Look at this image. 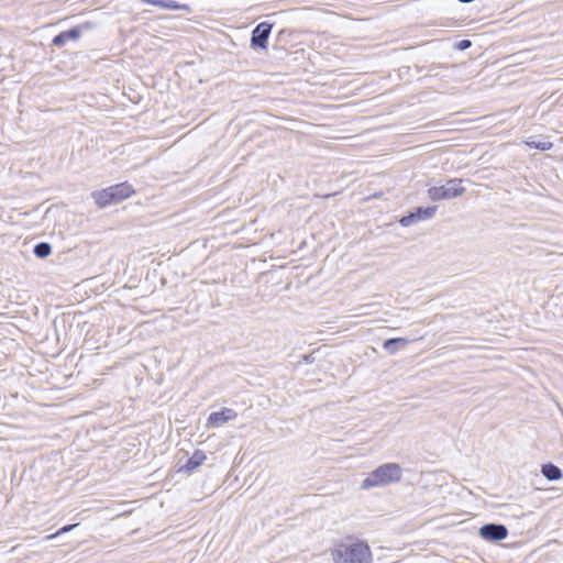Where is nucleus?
<instances>
[{"label":"nucleus","instance_id":"nucleus-1","mask_svg":"<svg viewBox=\"0 0 563 563\" xmlns=\"http://www.w3.org/2000/svg\"><path fill=\"white\" fill-rule=\"evenodd\" d=\"M401 477L402 468L399 464L386 463L368 473V475L363 479L361 488L369 489L373 487L386 486L400 482Z\"/></svg>","mask_w":563,"mask_h":563},{"label":"nucleus","instance_id":"nucleus-2","mask_svg":"<svg viewBox=\"0 0 563 563\" xmlns=\"http://www.w3.org/2000/svg\"><path fill=\"white\" fill-rule=\"evenodd\" d=\"M333 558L335 563H372L371 549L363 541L339 544Z\"/></svg>","mask_w":563,"mask_h":563},{"label":"nucleus","instance_id":"nucleus-3","mask_svg":"<svg viewBox=\"0 0 563 563\" xmlns=\"http://www.w3.org/2000/svg\"><path fill=\"white\" fill-rule=\"evenodd\" d=\"M133 192L134 190L131 185L128 183H122L102 190L95 191L92 194V198L99 207L103 208L129 198L131 195H133Z\"/></svg>","mask_w":563,"mask_h":563},{"label":"nucleus","instance_id":"nucleus-4","mask_svg":"<svg viewBox=\"0 0 563 563\" xmlns=\"http://www.w3.org/2000/svg\"><path fill=\"white\" fill-rule=\"evenodd\" d=\"M465 189L462 186V180L451 179L442 186H434L429 188L428 195L432 201L452 199L464 194Z\"/></svg>","mask_w":563,"mask_h":563},{"label":"nucleus","instance_id":"nucleus-5","mask_svg":"<svg viewBox=\"0 0 563 563\" xmlns=\"http://www.w3.org/2000/svg\"><path fill=\"white\" fill-rule=\"evenodd\" d=\"M479 536L487 541H501L507 538L508 530L501 523H486L479 528Z\"/></svg>","mask_w":563,"mask_h":563},{"label":"nucleus","instance_id":"nucleus-6","mask_svg":"<svg viewBox=\"0 0 563 563\" xmlns=\"http://www.w3.org/2000/svg\"><path fill=\"white\" fill-rule=\"evenodd\" d=\"M273 25L267 22L260 23L252 32V45L261 48L267 47V38L271 34Z\"/></svg>","mask_w":563,"mask_h":563},{"label":"nucleus","instance_id":"nucleus-7","mask_svg":"<svg viewBox=\"0 0 563 563\" xmlns=\"http://www.w3.org/2000/svg\"><path fill=\"white\" fill-rule=\"evenodd\" d=\"M238 413L231 408H223L220 411H214L209 415L207 426L208 427H220L228 421L236 418Z\"/></svg>","mask_w":563,"mask_h":563},{"label":"nucleus","instance_id":"nucleus-8","mask_svg":"<svg viewBox=\"0 0 563 563\" xmlns=\"http://www.w3.org/2000/svg\"><path fill=\"white\" fill-rule=\"evenodd\" d=\"M144 3L166 9V10H183V11H189V5L187 4H178L177 2L173 0H141Z\"/></svg>","mask_w":563,"mask_h":563},{"label":"nucleus","instance_id":"nucleus-9","mask_svg":"<svg viewBox=\"0 0 563 563\" xmlns=\"http://www.w3.org/2000/svg\"><path fill=\"white\" fill-rule=\"evenodd\" d=\"M206 461V454L205 452L197 450L194 452V454L187 460L186 464L184 465V468L191 473L197 467H199L203 462Z\"/></svg>","mask_w":563,"mask_h":563},{"label":"nucleus","instance_id":"nucleus-10","mask_svg":"<svg viewBox=\"0 0 563 563\" xmlns=\"http://www.w3.org/2000/svg\"><path fill=\"white\" fill-rule=\"evenodd\" d=\"M541 473L548 481L551 482L558 481L562 477V471L560 470V467L552 463L542 465Z\"/></svg>","mask_w":563,"mask_h":563},{"label":"nucleus","instance_id":"nucleus-11","mask_svg":"<svg viewBox=\"0 0 563 563\" xmlns=\"http://www.w3.org/2000/svg\"><path fill=\"white\" fill-rule=\"evenodd\" d=\"M409 341L406 339H389L386 340L383 347L385 350H406L408 349Z\"/></svg>","mask_w":563,"mask_h":563},{"label":"nucleus","instance_id":"nucleus-12","mask_svg":"<svg viewBox=\"0 0 563 563\" xmlns=\"http://www.w3.org/2000/svg\"><path fill=\"white\" fill-rule=\"evenodd\" d=\"M92 26L93 25L90 22H86L82 25L76 26V27H74V29H71V30H69V31H67L65 33L67 35V38L77 40V38H79L82 30H90V29H92Z\"/></svg>","mask_w":563,"mask_h":563},{"label":"nucleus","instance_id":"nucleus-13","mask_svg":"<svg viewBox=\"0 0 563 563\" xmlns=\"http://www.w3.org/2000/svg\"><path fill=\"white\" fill-rule=\"evenodd\" d=\"M437 212L435 207L419 208L415 213L418 220L431 219Z\"/></svg>","mask_w":563,"mask_h":563},{"label":"nucleus","instance_id":"nucleus-14","mask_svg":"<svg viewBox=\"0 0 563 563\" xmlns=\"http://www.w3.org/2000/svg\"><path fill=\"white\" fill-rule=\"evenodd\" d=\"M52 252V247L47 243H40L34 247V254L40 257L44 258L47 257Z\"/></svg>","mask_w":563,"mask_h":563},{"label":"nucleus","instance_id":"nucleus-15","mask_svg":"<svg viewBox=\"0 0 563 563\" xmlns=\"http://www.w3.org/2000/svg\"><path fill=\"white\" fill-rule=\"evenodd\" d=\"M527 145L540 151H549L552 147V143L549 140L542 141H527Z\"/></svg>","mask_w":563,"mask_h":563},{"label":"nucleus","instance_id":"nucleus-16","mask_svg":"<svg viewBox=\"0 0 563 563\" xmlns=\"http://www.w3.org/2000/svg\"><path fill=\"white\" fill-rule=\"evenodd\" d=\"M418 219H417V214L415 212L408 214V216H405L402 217L400 220H399V223L402 225V227H410L415 222H417Z\"/></svg>","mask_w":563,"mask_h":563},{"label":"nucleus","instance_id":"nucleus-17","mask_svg":"<svg viewBox=\"0 0 563 563\" xmlns=\"http://www.w3.org/2000/svg\"><path fill=\"white\" fill-rule=\"evenodd\" d=\"M67 40H68V38H67L66 33H65V32H63V33H60V34H58V35H56V36L54 37L53 43H54V45H56V46H63V45H65V43H66V41H67Z\"/></svg>","mask_w":563,"mask_h":563},{"label":"nucleus","instance_id":"nucleus-18","mask_svg":"<svg viewBox=\"0 0 563 563\" xmlns=\"http://www.w3.org/2000/svg\"><path fill=\"white\" fill-rule=\"evenodd\" d=\"M77 526H78L77 523H76V525H67V526H64V527H62V528L58 530V532L56 533V536H59V534H63V533L69 532L70 530H73V529H74L75 527H77ZM54 537H55V534H54V536H49V537H48V539H52V538H54Z\"/></svg>","mask_w":563,"mask_h":563},{"label":"nucleus","instance_id":"nucleus-19","mask_svg":"<svg viewBox=\"0 0 563 563\" xmlns=\"http://www.w3.org/2000/svg\"><path fill=\"white\" fill-rule=\"evenodd\" d=\"M471 46V41L468 40H463L461 41L459 44H457V48L459 49H466Z\"/></svg>","mask_w":563,"mask_h":563},{"label":"nucleus","instance_id":"nucleus-20","mask_svg":"<svg viewBox=\"0 0 563 563\" xmlns=\"http://www.w3.org/2000/svg\"><path fill=\"white\" fill-rule=\"evenodd\" d=\"M312 354H303L302 355V358L306 363H312L313 362V358L311 357Z\"/></svg>","mask_w":563,"mask_h":563}]
</instances>
